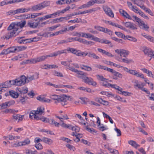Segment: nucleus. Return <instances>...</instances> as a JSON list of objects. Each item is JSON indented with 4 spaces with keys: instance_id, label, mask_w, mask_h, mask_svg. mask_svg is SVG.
Instances as JSON below:
<instances>
[{
    "instance_id": "2f4dec72",
    "label": "nucleus",
    "mask_w": 154,
    "mask_h": 154,
    "mask_svg": "<svg viewBox=\"0 0 154 154\" xmlns=\"http://www.w3.org/2000/svg\"><path fill=\"white\" fill-rule=\"evenodd\" d=\"M44 66L45 67L44 68L45 69H49L56 68H58V66L55 65H49V64H45Z\"/></svg>"
},
{
    "instance_id": "72a5a7b5",
    "label": "nucleus",
    "mask_w": 154,
    "mask_h": 154,
    "mask_svg": "<svg viewBox=\"0 0 154 154\" xmlns=\"http://www.w3.org/2000/svg\"><path fill=\"white\" fill-rule=\"evenodd\" d=\"M125 39H128L134 42H136L137 39L135 38L130 35H126L125 36Z\"/></svg>"
},
{
    "instance_id": "a18cd8bd",
    "label": "nucleus",
    "mask_w": 154,
    "mask_h": 154,
    "mask_svg": "<svg viewBox=\"0 0 154 154\" xmlns=\"http://www.w3.org/2000/svg\"><path fill=\"white\" fill-rule=\"evenodd\" d=\"M115 33L119 37H121L124 39H125V35L120 32H115Z\"/></svg>"
},
{
    "instance_id": "09e8293b",
    "label": "nucleus",
    "mask_w": 154,
    "mask_h": 154,
    "mask_svg": "<svg viewBox=\"0 0 154 154\" xmlns=\"http://www.w3.org/2000/svg\"><path fill=\"white\" fill-rule=\"evenodd\" d=\"M115 26L118 27L125 31H126V32H128V31H129V30H127L126 29L125 27H123L122 26L118 24H116V25H115Z\"/></svg>"
},
{
    "instance_id": "bf43d9fd",
    "label": "nucleus",
    "mask_w": 154,
    "mask_h": 154,
    "mask_svg": "<svg viewBox=\"0 0 154 154\" xmlns=\"http://www.w3.org/2000/svg\"><path fill=\"white\" fill-rule=\"evenodd\" d=\"M61 126L63 128H69L70 129V127H71V125H67L65 123L63 122L61 124Z\"/></svg>"
},
{
    "instance_id": "6ab92c4d",
    "label": "nucleus",
    "mask_w": 154,
    "mask_h": 154,
    "mask_svg": "<svg viewBox=\"0 0 154 154\" xmlns=\"http://www.w3.org/2000/svg\"><path fill=\"white\" fill-rule=\"evenodd\" d=\"M37 99L39 101L42 102L50 103L51 100L49 99H46L45 98L42 97L41 96L37 97Z\"/></svg>"
},
{
    "instance_id": "603ef678",
    "label": "nucleus",
    "mask_w": 154,
    "mask_h": 154,
    "mask_svg": "<svg viewBox=\"0 0 154 154\" xmlns=\"http://www.w3.org/2000/svg\"><path fill=\"white\" fill-rule=\"evenodd\" d=\"M37 152L36 150L33 151L29 149H27L26 150V153L27 154H36Z\"/></svg>"
},
{
    "instance_id": "de8ad7c7",
    "label": "nucleus",
    "mask_w": 154,
    "mask_h": 154,
    "mask_svg": "<svg viewBox=\"0 0 154 154\" xmlns=\"http://www.w3.org/2000/svg\"><path fill=\"white\" fill-rule=\"evenodd\" d=\"M91 39L94 41L98 42H99L101 43L102 39L98 38L97 37H95L94 35H92V37H91Z\"/></svg>"
},
{
    "instance_id": "8fccbe9b",
    "label": "nucleus",
    "mask_w": 154,
    "mask_h": 154,
    "mask_svg": "<svg viewBox=\"0 0 154 154\" xmlns=\"http://www.w3.org/2000/svg\"><path fill=\"white\" fill-rule=\"evenodd\" d=\"M92 35L89 33H85L83 32L82 33V37H85L87 38H91Z\"/></svg>"
},
{
    "instance_id": "a878e982",
    "label": "nucleus",
    "mask_w": 154,
    "mask_h": 154,
    "mask_svg": "<svg viewBox=\"0 0 154 154\" xmlns=\"http://www.w3.org/2000/svg\"><path fill=\"white\" fill-rule=\"evenodd\" d=\"M89 57L96 60H99L100 59V57L97 55L91 52H89Z\"/></svg>"
},
{
    "instance_id": "c85d7f7f",
    "label": "nucleus",
    "mask_w": 154,
    "mask_h": 154,
    "mask_svg": "<svg viewBox=\"0 0 154 154\" xmlns=\"http://www.w3.org/2000/svg\"><path fill=\"white\" fill-rule=\"evenodd\" d=\"M96 67L98 69H104L109 72L111 68H108L106 66L101 65H97L96 66Z\"/></svg>"
},
{
    "instance_id": "9d476101",
    "label": "nucleus",
    "mask_w": 154,
    "mask_h": 154,
    "mask_svg": "<svg viewBox=\"0 0 154 154\" xmlns=\"http://www.w3.org/2000/svg\"><path fill=\"white\" fill-rule=\"evenodd\" d=\"M103 9L105 13L109 16L113 17L114 14L111 9L107 6H105L103 7Z\"/></svg>"
},
{
    "instance_id": "412c9836",
    "label": "nucleus",
    "mask_w": 154,
    "mask_h": 154,
    "mask_svg": "<svg viewBox=\"0 0 154 154\" xmlns=\"http://www.w3.org/2000/svg\"><path fill=\"white\" fill-rule=\"evenodd\" d=\"M90 1L91 6L95 3L103 4L105 2L104 0H91Z\"/></svg>"
},
{
    "instance_id": "79ce46f5",
    "label": "nucleus",
    "mask_w": 154,
    "mask_h": 154,
    "mask_svg": "<svg viewBox=\"0 0 154 154\" xmlns=\"http://www.w3.org/2000/svg\"><path fill=\"white\" fill-rule=\"evenodd\" d=\"M16 48L17 52H18L26 50L27 48V47L24 46H16Z\"/></svg>"
},
{
    "instance_id": "e433bc0d",
    "label": "nucleus",
    "mask_w": 154,
    "mask_h": 154,
    "mask_svg": "<svg viewBox=\"0 0 154 154\" xmlns=\"http://www.w3.org/2000/svg\"><path fill=\"white\" fill-rule=\"evenodd\" d=\"M94 28L99 31L102 32H105V28L103 27L100 26H94Z\"/></svg>"
},
{
    "instance_id": "49530a36",
    "label": "nucleus",
    "mask_w": 154,
    "mask_h": 154,
    "mask_svg": "<svg viewBox=\"0 0 154 154\" xmlns=\"http://www.w3.org/2000/svg\"><path fill=\"white\" fill-rule=\"evenodd\" d=\"M38 62H40L45 60L47 58L46 56H42L37 57Z\"/></svg>"
},
{
    "instance_id": "ddd939ff",
    "label": "nucleus",
    "mask_w": 154,
    "mask_h": 154,
    "mask_svg": "<svg viewBox=\"0 0 154 154\" xmlns=\"http://www.w3.org/2000/svg\"><path fill=\"white\" fill-rule=\"evenodd\" d=\"M62 97H63L64 99H65L64 101L62 100V101L61 105L63 106H64L65 105L67 104L66 99L69 100H71L72 99V98H71L72 97H71L69 96L66 95L65 94H63L62 95Z\"/></svg>"
},
{
    "instance_id": "a211bd4d",
    "label": "nucleus",
    "mask_w": 154,
    "mask_h": 154,
    "mask_svg": "<svg viewBox=\"0 0 154 154\" xmlns=\"http://www.w3.org/2000/svg\"><path fill=\"white\" fill-rule=\"evenodd\" d=\"M63 51H61V50L59 51H57L53 53L50 54L49 55H46V56L47 58L48 57H55L62 54V53H63Z\"/></svg>"
},
{
    "instance_id": "f8f14e48",
    "label": "nucleus",
    "mask_w": 154,
    "mask_h": 154,
    "mask_svg": "<svg viewBox=\"0 0 154 154\" xmlns=\"http://www.w3.org/2000/svg\"><path fill=\"white\" fill-rule=\"evenodd\" d=\"M38 62L37 58H35L31 59L25 60L23 61L20 63L21 65H24L29 63H31L33 64L35 63Z\"/></svg>"
},
{
    "instance_id": "aec40b11",
    "label": "nucleus",
    "mask_w": 154,
    "mask_h": 154,
    "mask_svg": "<svg viewBox=\"0 0 154 154\" xmlns=\"http://www.w3.org/2000/svg\"><path fill=\"white\" fill-rule=\"evenodd\" d=\"M78 41L79 42H80L82 43L87 45H92L93 43V42L91 41H88L87 40L82 38H79L78 40Z\"/></svg>"
},
{
    "instance_id": "69168bd1",
    "label": "nucleus",
    "mask_w": 154,
    "mask_h": 154,
    "mask_svg": "<svg viewBox=\"0 0 154 154\" xmlns=\"http://www.w3.org/2000/svg\"><path fill=\"white\" fill-rule=\"evenodd\" d=\"M35 147L38 150H41L43 148L42 146L40 143H38L35 145Z\"/></svg>"
},
{
    "instance_id": "0eeeda50",
    "label": "nucleus",
    "mask_w": 154,
    "mask_h": 154,
    "mask_svg": "<svg viewBox=\"0 0 154 154\" xmlns=\"http://www.w3.org/2000/svg\"><path fill=\"white\" fill-rule=\"evenodd\" d=\"M50 97L51 99L55 100L54 103L56 104L60 103L61 104L62 100L63 101L65 100L63 97H62V95L60 96L55 94L52 95L50 96Z\"/></svg>"
},
{
    "instance_id": "4d7b16f0",
    "label": "nucleus",
    "mask_w": 154,
    "mask_h": 154,
    "mask_svg": "<svg viewBox=\"0 0 154 154\" xmlns=\"http://www.w3.org/2000/svg\"><path fill=\"white\" fill-rule=\"evenodd\" d=\"M23 146L29 144L30 142V140L29 138H26L22 141Z\"/></svg>"
},
{
    "instance_id": "6e6552de",
    "label": "nucleus",
    "mask_w": 154,
    "mask_h": 154,
    "mask_svg": "<svg viewBox=\"0 0 154 154\" xmlns=\"http://www.w3.org/2000/svg\"><path fill=\"white\" fill-rule=\"evenodd\" d=\"M129 73L132 75H134L137 77H140L142 79H145L144 75L143 74L138 72L136 70L130 69L128 71Z\"/></svg>"
},
{
    "instance_id": "7ed1b4c3",
    "label": "nucleus",
    "mask_w": 154,
    "mask_h": 154,
    "mask_svg": "<svg viewBox=\"0 0 154 154\" xmlns=\"http://www.w3.org/2000/svg\"><path fill=\"white\" fill-rule=\"evenodd\" d=\"M44 107L40 106L37 108L36 110H32L29 113V118L31 119L36 120L37 117L38 116L37 114L44 115Z\"/></svg>"
},
{
    "instance_id": "f257e3e1",
    "label": "nucleus",
    "mask_w": 154,
    "mask_h": 154,
    "mask_svg": "<svg viewBox=\"0 0 154 154\" xmlns=\"http://www.w3.org/2000/svg\"><path fill=\"white\" fill-rule=\"evenodd\" d=\"M18 29L16 23H12L11 24L7 29L8 32L6 34L5 38L3 37L4 39H9L19 34V32H17Z\"/></svg>"
},
{
    "instance_id": "4c0bfd02",
    "label": "nucleus",
    "mask_w": 154,
    "mask_h": 154,
    "mask_svg": "<svg viewBox=\"0 0 154 154\" xmlns=\"http://www.w3.org/2000/svg\"><path fill=\"white\" fill-rule=\"evenodd\" d=\"M103 114L104 117L106 119H109L111 123L113 124V122L112 118L107 114L105 113L104 112H103Z\"/></svg>"
},
{
    "instance_id": "f704fd0d",
    "label": "nucleus",
    "mask_w": 154,
    "mask_h": 154,
    "mask_svg": "<svg viewBox=\"0 0 154 154\" xmlns=\"http://www.w3.org/2000/svg\"><path fill=\"white\" fill-rule=\"evenodd\" d=\"M91 5L90 3V1H89L88 2L87 4H84L83 5H81L80 7H79L78 8V9H81L82 8H88L89 7L91 6Z\"/></svg>"
},
{
    "instance_id": "b1692460",
    "label": "nucleus",
    "mask_w": 154,
    "mask_h": 154,
    "mask_svg": "<svg viewBox=\"0 0 154 154\" xmlns=\"http://www.w3.org/2000/svg\"><path fill=\"white\" fill-rule=\"evenodd\" d=\"M42 141L50 145L53 142L51 139L45 137H44L42 138Z\"/></svg>"
},
{
    "instance_id": "13d9d810",
    "label": "nucleus",
    "mask_w": 154,
    "mask_h": 154,
    "mask_svg": "<svg viewBox=\"0 0 154 154\" xmlns=\"http://www.w3.org/2000/svg\"><path fill=\"white\" fill-rule=\"evenodd\" d=\"M9 51L8 48L6 49H4L3 50L2 52L0 53V55L7 54H8L10 53V52H9Z\"/></svg>"
},
{
    "instance_id": "e2e57ef3",
    "label": "nucleus",
    "mask_w": 154,
    "mask_h": 154,
    "mask_svg": "<svg viewBox=\"0 0 154 154\" xmlns=\"http://www.w3.org/2000/svg\"><path fill=\"white\" fill-rule=\"evenodd\" d=\"M132 17L134 18V20H133V21L135 20L136 22H138L139 25L142 22L141 20L139 18L137 17L136 16H133Z\"/></svg>"
},
{
    "instance_id": "f3484780",
    "label": "nucleus",
    "mask_w": 154,
    "mask_h": 154,
    "mask_svg": "<svg viewBox=\"0 0 154 154\" xmlns=\"http://www.w3.org/2000/svg\"><path fill=\"white\" fill-rule=\"evenodd\" d=\"M61 64L65 66H68V69L72 72H74V71L75 70H77V69H75L74 68L71 67L70 66V63H69V62H67V61H62L61 62Z\"/></svg>"
},
{
    "instance_id": "473e14b6",
    "label": "nucleus",
    "mask_w": 154,
    "mask_h": 154,
    "mask_svg": "<svg viewBox=\"0 0 154 154\" xmlns=\"http://www.w3.org/2000/svg\"><path fill=\"white\" fill-rule=\"evenodd\" d=\"M9 81H6L5 82L4 84H2V85L1 86L0 85V86H2V88H8L11 87V84L10 83V82H9Z\"/></svg>"
},
{
    "instance_id": "dca6fc26",
    "label": "nucleus",
    "mask_w": 154,
    "mask_h": 154,
    "mask_svg": "<svg viewBox=\"0 0 154 154\" xmlns=\"http://www.w3.org/2000/svg\"><path fill=\"white\" fill-rule=\"evenodd\" d=\"M13 119H15V120H18V122L19 121H22L24 117V115H21L19 114H14L12 116Z\"/></svg>"
},
{
    "instance_id": "1a4fd4ad",
    "label": "nucleus",
    "mask_w": 154,
    "mask_h": 154,
    "mask_svg": "<svg viewBox=\"0 0 154 154\" xmlns=\"http://www.w3.org/2000/svg\"><path fill=\"white\" fill-rule=\"evenodd\" d=\"M122 23L127 28H129L132 30L137 29L136 25L133 23L130 22H123Z\"/></svg>"
},
{
    "instance_id": "f03ea898",
    "label": "nucleus",
    "mask_w": 154,
    "mask_h": 154,
    "mask_svg": "<svg viewBox=\"0 0 154 154\" xmlns=\"http://www.w3.org/2000/svg\"><path fill=\"white\" fill-rule=\"evenodd\" d=\"M74 71L79 75L77 77L82 79L85 83L93 86H96L97 85L96 82L94 81L92 78L86 76L87 74L86 73L78 70H75Z\"/></svg>"
},
{
    "instance_id": "338daca9",
    "label": "nucleus",
    "mask_w": 154,
    "mask_h": 154,
    "mask_svg": "<svg viewBox=\"0 0 154 154\" xmlns=\"http://www.w3.org/2000/svg\"><path fill=\"white\" fill-rule=\"evenodd\" d=\"M86 129L89 132H90L93 133L94 132L96 133V131L93 128H89L87 126H86Z\"/></svg>"
},
{
    "instance_id": "5701e85b",
    "label": "nucleus",
    "mask_w": 154,
    "mask_h": 154,
    "mask_svg": "<svg viewBox=\"0 0 154 154\" xmlns=\"http://www.w3.org/2000/svg\"><path fill=\"white\" fill-rule=\"evenodd\" d=\"M128 143L129 144L135 148L139 147L140 146L136 142L133 140H129L128 141Z\"/></svg>"
},
{
    "instance_id": "c03bdc74",
    "label": "nucleus",
    "mask_w": 154,
    "mask_h": 154,
    "mask_svg": "<svg viewBox=\"0 0 154 154\" xmlns=\"http://www.w3.org/2000/svg\"><path fill=\"white\" fill-rule=\"evenodd\" d=\"M9 52L10 53L17 52V49L16 46L11 47L8 48Z\"/></svg>"
},
{
    "instance_id": "4be33fe9",
    "label": "nucleus",
    "mask_w": 154,
    "mask_h": 154,
    "mask_svg": "<svg viewBox=\"0 0 154 154\" xmlns=\"http://www.w3.org/2000/svg\"><path fill=\"white\" fill-rule=\"evenodd\" d=\"M41 120L43 122H46L47 123H49L50 122V120L48 118H46L44 116L40 117L38 116V117H37L36 120Z\"/></svg>"
},
{
    "instance_id": "864d4df0",
    "label": "nucleus",
    "mask_w": 154,
    "mask_h": 154,
    "mask_svg": "<svg viewBox=\"0 0 154 154\" xmlns=\"http://www.w3.org/2000/svg\"><path fill=\"white\" fill-rule=\"evenodd\" d=\"M124 53H122L120 55L121 56H122L124 57H126L129 54V52L128 51L124 50Z\"/></svg>"
},
{
    "instance_id": "39448f33",
    "label": "nucleus",
    "mask_w": 154,
    "mask_h": 154,
    "mask_svg": "<svg viewBox=\"0 0 154 154\" xmlns=\"http://www.w3.org/2000/svg\"><path fill=\"white\" fill-rule=\"evenodd\" d=\"M15 79L16 82V85L18 86H22L24 85L26 82V77L24 75H21Z\"/></svg>"
},
{
    "instance_id": "c756f323",
    "label": "nucleus",
    "mask_w": 154,
    "mask_h": 154,
    "mask_svg": "<svg viewBox=\"0 0 154 154\" xmlns=\"http://www.w3.org/2000/svg\"><path fill=\"white\" fill-rule=\"evenodd\" d=\"M9 94L12 97L14 98H17L18 97L19 94L13 91H9Z\"/></svg>"
},
{
    "instance_id": "052dcab7",
    "label": "nucleus",
    "mask_w": 154,
    "mask_h": 154,
    "mask_svg": "<svg viewBox=\"0 0 154 154\" xmlns=\"http://www.w3.org/2000/svg\"><path fill=\"white\" fill-rule=\"evenodd\" d=\"M97 77L98 79L99 80H100L101 81L105 82L107 80V79L104 78V77L103 76L100 75H97Z\"/></svg>"
},
{
    "instance_id": "9b49d317",
    "label": "nucleus",
    "mask_w": 154,
    "mask_h": 154,
    "mask_svg": "<svg viewBox=\"0 0 154 154\" xmlns=\"http://www.w3.org/2000/svg\"><path fill=\"white\" fill-rule=\"evenodd\" d=\"M32 20H29L27 24V26L32 28H36L37 27L39 24V21L37 22H32Z\"/></svg>"
},
{
    "instance_id": "423d86ee",
    "label": "nucleus",
    "mask_w": 154,
    "mask_h": 154,
    "mask_svg": "<svg viewBox=\"0 0 154 154\" xmlns=\"http://www.w3.org/2000/svg\"><path fill=\"white\" fill-rule=\"evenodd\" d=\"M50 4V2L44 1L43 2L35 5V8L37 11L40 10L45 7L48 6Z\"/></svg>"
},
{
    "instance_id": "393cba45",
    "label": "nucleus",
    "mask_w": 154,
    "mask_h": 154,
    "mask_svg": "<svg viewBox=\"0 0 154 154\" xmlns=\"http://www.w3.org/2000/svg\"><path fill=\"white\" fill-rule=\"evenodd\" d=\"M35 5H34L32 6L31 8H23L24 12H27L29 11H37L36 9L35 8Z\"/></svg>"
},
{
    "instance_id": "5fc2aeb1",
    "label": "nucleus",
    "mask_w": 154,
    "mask_h": 154,
    "mask_svg": "<svg viewBox=\"0 0 154 154\" xmlns=\"http://www.w3.org/2000/svg\"><path fill=\"white\" fill-rule=\"evenodd\" d=\"M121 59L122 60V62L127 64H129L132 61V60H128L127 58L125 59L121 58ZM119 61H121L120 60H119Z\"/></svg>"
},
{
    "instance_id": "37998d69",
    "label": "nucleus",
    "mask_w": 154,
    "mask_h": 154,
    "mask_svg": "<svg viewBox=\"0 0 154 154\" xmlns=\"http://www.w3.org/2000/svg\"><path fill=\"white\" fill-rule=\"evenodd\" d=\"M62 29L60 30V31H61V33L62 34H63L67 32V31H68V29L66 26H63L62 27Z\"/></svg>"
},
{
    "instance_id": "680f3d73",
    "label": "nucleus",
    "mask_w": 154,
    "mask_h": 154,
    "mask_svg": "<svg viewBox=\"0 0 154 154\" xmlns=\"http://www.w3.org/2000/svg\"><path fill=\"white\" fill-rule=\"evenodd\" d=\"M79 20H80V21H78V18H76L75 19L73 20H70L68 21V23H79L80 22H82V19L81 18H79Z\"/></svg>"
},
{
    "instance_id": "cd10ccee",
    "label": "nucleus",
    "mask_w": 154,
    "mask_h": 154,
    "mask_svg": "<svg viewBox=\"0 0 154 154\" xmlns=\"http://www.w3.org/2000/svg\"><path fill=\"white\" fill-rule=\"evenodd\" d=\"M80 68L82 69L88 71H91L92 70V68L90 66L84 65H81Z\"/></svg>"
},
{
    "instance_id": "a19ab883",
    "label": "nucleus",
    "mask_w": 154,
    "mask_h": 154,
    "mask_svg": "<svg viewBox=\"0 0 154 154\" xmlns=\"http://www.w3.org/2000/svg\"><path fill=\"white\" fill-rule=\"evenodd\" d=\"M6 14L8 16H13L17 14L16 10H10L9 11L6 13Z\"/></svg>"
},
{
    "instance_id": "20e7f679",
    "label": "nucleus",
    "mask_w": 154,
    "mask_h": 154,
    "mask_svg": "<svg viewBox=\"0 0 154 154\" xmlns=\"http://www.w3.org/2000/svg\"><path fill=\"white\" fill-rule=\"evenodd\" d=\"M142 51L145 55L154 58V51L151 49L144 46L142 47Z\"/></svg>"
},
{
    "instance_id": "58836bf2",
    "label": "nucleus",
    "mask_w": 154,
    "mask_h": 154,
    "mask_svg": "<svg viewBox=\"0 0 154 154\" xmlns=\"http://www.w3.org/2000/svg\"><path fill=\"white\" fill-rule=\"evenodd\" d=\"M5 103L6 108L10 107L11 105H13L15 103V101L13 100L6 102Z\"/></svg>"
},
{
    "instance_id": "0e129e2a",
    "label": "nucleus",
    "mask_w": 154,
    "mask_h": 154,
    "mask_svg": "<svg viewBox=\"0 0 154 154\" xmlns=\"http://www.w3.org/2000/svg\"><path fill=\"white\" fill-rule=\"evenodd\" d=\"M120 92L121 93L118 92V93L119 94H122L123 95H124L125 96H129L130 95L129 94H131V93H129L127 91H122H122Z\"/></svg>"
},
{
    "instance_id": "4468645a",
    "label": "nucleus",
    "mask_w": 154,
    "mask_h": 154,
    "mask_svg": "<svg viewBox=\"0 0 154 154\" xmlns=\"http://www.w3.org/2000/svg\"><path fill=\"white\" fill-rule=\"evenodd\" d=\"M38 75V74L36 73L35 74L31 76L30 77L27 76L26 78V81L27 80V82L31 81L32 80L38 79L39 77Z\"/></svg>"
},
{
    "instance_id": "7c9ffc66",
    "label": "nucleus",
    "mask_w": 154,
    "mask_h": 154,
    "mask_svg": "<svg viewBox=\"0 0 154 154\" xmlns=\"http://www.w3.org/2000/svg\"><path fill=\"white\" fill-rule=\"evenodd\" d=\"M74 49H75L73 48H69L67 49L61 50V51H63V53H62V54H67V51L73 54V51Z\"/></svg>"
},
{
    "instance_id": "bb28decb",
    "label": "nucleus",
    "mask_w": 154,
    "mask_h": 154,
    "mask_svg": "<svg viewBox=\"0 0 154 154\" xmlns=\"http://www.w3.org/2000/svg\"><path fill=\"white\" fill-rule=\"evenodd\" d=\"M140 7L144 10L146 12L148 13L150 15L152 16L153 15V13L149 9L143 5L141 6H140Z\"/></svg>"
},
{
    "instance_id": "3c124183",
    "label": "nucleus",
    "mask_w": 154,
    "mask_h": 154,
    "mask_svg": "<svg viewBox=\"0 0 154 154\" xmlns=\"http://www.w3.org/2000/svg\"><path fill=\"white\" fill-rule=\"evenodd\" d=\"M34 38H30L29 39H24L23 41V44H27L28 43H31L32 42H33V41L34 40L33 39Z\"/></svg>"
},
{
    "instance_id": "6e6d98bb",
    "label": "nucleus",
    "mask_w": 154,
    "mask_h": 154,
    "mask_svg": "<svg viewBox=\"0 0 154 154\" xmlns=\"http://www.w3.org/2000/svg\"><path fill=\"white\" fill-rule=\"evenodd\" d=\"M115 98H116L117 100L119 101L123 102L125 103L127 102L125 99H124V98H122L119 96L116 95Z\"/></svg>"
},
{
    "instance_id": "774afa93",
    "label": "nucleus",
    "mask_w": 154,
    "mask_h": 154,
    "mask_svg": "<svg viewBox=\"0 0 154 154\" xmlns=\"http://www.w3.org/2000/svg\"><path fill=\"white\" fill-rule=\"evenodd\" d=\"M104 32L106 33H108L110 35H112L113 33L112 31L106 28H105V32Z\"/></svg>"
},
{
    "instance_id": "ea45409f",
    "label": "nucleus",
    "mask_w": 154,
    "mask_h": 154,
    "mask_svg": "<svg viewBox=\"0 0 154 154\" xmlns=\"http://www.w3.org/2000/svg\"><path fill=\"white\" fill-rule=\"evenodd\" d=\"M26 23V21L25 20L23 21V22L20 23L19 22L16 23V25H17V27L18 28L20 26L21 28H22L24 27Z\"/></svg>"
},
{
    "instance_id": "c9c22d12",
    "label": "nucleus",
    "mask_w": 154,
    "mask_h": 154,
    "mask_svg": "<svg viewBox=\"0 0 154 154\" xmlns=\"http://www.w3.org/2000/svg\"><path fill=\"white\" fill-rule=\"evenodd\" d=\"M139 25L140 28L146 30H147L149 28V27L148 25L147 24H145L143 22V23L142 22Z\"/></svg>"
},
{
    "instance_id": "2eb2a0df",
    "label": "nucleus",
    "mask_w": 154,
    "mask_h": 154,
    "mask_svg": "<svg viewBox=\"0 0 154 154\" xmlns=\"http://www.w3.org/2000/svg\"><path fill=\"white\" fill-rule=\"evenodd\" d=\"M109 72L112 73L113 75L115 76H116L120 78H122V74L116 72L113 69H110Z\"/></svg>"
}]
</instances>
